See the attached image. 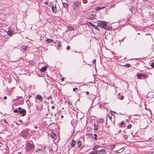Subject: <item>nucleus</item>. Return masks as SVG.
I'll list each match as a JSON object with an SVG mask.
<instances>
[{
  "label": "nucleus",
  "instance_id": "f257e3e1",
  "mask_svg": "<svg viewBox=\"0 0 154 154\" xmlns=\"http://www.w3.org/2000/svg\"><path fill=\"white\" fill-rule=\"evenodd\" d=\"M97 26L106 29H109V27L107 26L106 23L105 22L99 21V22L97 23Z\"/></svg>",
  "mask_w": 154,
  "mask_h": 154
},
{
  "label": "nucleus",
  "instance_id": "f03ea898",
  "mask_svg": "<svg viewBox=\"0 0 154 154\" xmlns=\"http://www.w3.org/2000/svg\"><path fill=\"white\" fill-rule=\"evenodd\" d=\"M33 147V146L29 143H27L26 145V149L28 151L31 150Z\"/></svg>",
  "mask_w": 154,
  "mask_h": 154
},
{
  "label": "nucleus",
  "instance_id": "7ed1b4c3",
  "mask_svg": "<svg viewBox=\"0 0 154 154\" xmlns=\"http://www.w3.org/2000/svg\"><path fill=\"white\" fill-rule=\"evenodd\" d=\"M26 111L24 109H22L19 111V113L21 115V116H23L26 115Z\"/></svg>",
  "mask_w": 154,
  "mask_h": 154
},
{
  "label": "nucleus",
  "instance_id": "20e7f679",
  "mask_svg": "<svg viewBox=\"0 0 154 154\" xmlns=\"http://www.w3.org/2000/svg\"><path fill=\"white\" fill-rule=\"evenodd\" d=\"M52 11L54 13H56L57 11V9L56 8V5L54 4L52 5Z\"/></svg>",
  "mask_w": 154,
  "mask_h": 154
},
{
  "label": "nucleus",
  "instance_id": "39448f33",
  "mask_svg": "<svg viewBox=\"0 0 154 154\" xmlns=\"http://www.w3.org/2000/svg\"><path fill=\"white\" fill-rule=\"evenodd\" d=\"M97 151L98 154H104L105 153V151L103 149L98 150Z\"/></svg>",
  "mask_w": 154,
  "mask_h": 154
},
{
  "label": "nucleus",
  "instance_id": "423d86ee",
  "mask_svg": "<svg viewBox=\"0 0 154 154\" xmlns=\"http://www.w3.org/2000/svg\"><path fill=\"white\" fill-rule=\"evenodd\" d=\"M87 24L88 25V26H91L93 28H96L97 27L95 26L93 24L90 23V22H88L87 23Z\"/></svg>",
  "mask_w": 154,
  "mask_h": 154
},
{
  "label": "nucleus",
  "instance_id": "0eeeda50",
  "mask_svg": "<svg viewBox=\"0 0 154 154\" xmlns=\"http://www.w3.org/2000/svg\"><path fill=\"white\" fill-rule=\"evenodd\" d=\"M7 34L10 36H12L13 34V32L11 29H9L7 32Z\"/></svg>",
  "mask_w": 154,
  "mask_h": 154
},
{
  "label": "nucleus",
  "instance_id": "6e6552de",
  "mask_svg": "<svg viewBox=\"0 0 154 154\" xmlns=\"http://www.w3.org/2000/svg\"><path fill=\"white\" fill-rule=\"evenodd\" d=\"M76 143L75 141L74 140H72L70 144L72 147H73Z\"/></svg>",
  "mask_w": 154,
  "mask_h": 154
},
{
  "label": "nucleus",
  "instance_id": "1a4fd4ad",
  "mask_svg": "<svg viewBox=\"0 0 154 154\" xmlns=\"http://www.w3.org/2000/svg\"><path fill=\"white\" fill-rule=\"evenodd\" d=\"M50 136L52 138H54V139H56L57 138V136L54 133H51Z\"/></svg>",
  "mask_w": 154,
  "mask_h": 154
},
{
  "label": "nucleus",
  "instance_id": "9d476101",
  "mask_svg": "<svg viewBox=\"0 0 154 154\" xmlns=\"http://www.w3.org/2000/svg\"><path fill=\"white\" fill-rule=\"evenodd\" d=\"M47 67V66H45L43 68H42L41 69H40V70L42 72H43L46 70Z\"/></svg>",
  "mask_w": 154,
  "mask_h": 154
},
{
  "label": "nucleus",
  "instance_id": "9b49d317",
  "mask_svg": "<svg viewBox=\"0 0 154 154\" xmlns=\"http://www.w3.org/2000/svg\"><path fill=\"white\" fill-rule=\"evenodd\" d=\"M36 98L37 99H38L40 101H42L43 100L42 98L40 95H37Z\"/></svg>",
  "mask_w": 154,
  "mask_h": 154
},
{
  "label": "nucleus",
  "instance_id": "f8f14e48",
  "mask_svg": "<svg viewBox=\"0 0 154 154\" xmlns=\"http://www.w3.org/2000/svg\"><path fill=\"white\" fill-rule=\"evenodd\" d=\"M67 30L70 31H73L74 30V28L72 26H68Z\"/></svg>",
  "mask_w": 154,
  "mask_h": 154
},
{
  "label": "nucleus",
  "instance_id": "ddd939ff",
  "mask_svg": "<svg viewBox=\"0 0 154 154\" xmlns=\"http://www.w3.org/2000/svg\"><path fill=\"white\" fill-rule=\"evenodd\" d=\"M137 77L138 79H142V74L141 73H139L137 75Z\"/></svg>",
  "mask_w": 154,
  "mask_h": 154
},
{
  "label": "nucleus",
  "instance_id": "4468645a",
  "mask_svg": "<svg viewBox=\"0 0 154 154\" xmlns=\"http://www.w3.org/2000/svg\"><path fill=\"white\" fill-rule=\"evenodd\" d=\"M105 8V7H100V8L99 7H97L96 8V10H100V9H103Z\"/></svg>",
  "mask_w": 154,
  "mask_h": 154
},
{
  "label": "nucleus",
  "instance_id": "2eb2a0df",
  "mask_svg": "<svg viewBox=\"0 0 154 154\" xmlns=\"http://www.w3.org/2000/svg\"><path fill=\"white\" fill-rule=\"evenodd\" d=\"M46 42H48L49 43H51V42H53V40L51 39H47L46 40Z\"/></svg>",
  "mask_w": 154,
  "mask_h": 154
},
{
  "label": "nucleus",
  "instance_id": "dca6fc26",
  "mask_svg": "<svg viewBox=\"0 0 154 154\" xmlns=\"http://www.w3.org/2000/svg\"><path fill=\"white\" fill-rule=\"evenodd\" d=\"M77 144L78 147H79L81 145V142L80 140L78 141Z\"/></svg>",
  "mask_w": 154,
  "mask_h": 154
},
{
  "label": "nucleus",
  "instance_id": "f3484780",
  "mask_svg": "<svg viewBox=\"0 0 154 154\" xmlns=\"http://www.w3.org/2000/svg\"><path fill=\"white\" fill-rule=\"evenodd\" d=\"M94 130L95 131H97L98 129V127L96 125L94 124Z\"/></svg>",
  "mask_w": 154,
  "mask_h": 154
},
{
  "label": "nucleus",
  "instance_id": "a211bd4d",
  "mask_svg": "<svg viewBox=\"0 0 154 154\" xmlns=\"http://www.w3.org/2000/svg\"><path fill=\"white\" fill-rule=\"evenodd\" d=\"M100 147V146L98 145H96L95 146H94L93 149V150H96L99 147Z\"/></svg>",
  "mask_w": 154,
  "mask_h": 154
},
{
  "label": "nucleus",
  "instance_id": "6ab92c4d",
  "mask_svg": "<svg viewBox=\"0 0 154 154\" xmlns=\"http://www.w3.org/2000/svg\"><path fill=\"white\" fill-rule=\"evenodd\" d=\"M98 154V151H94L93 152H92L90 153V154Z\"/></svg>",
  "mask_w": 154,
  "mask_h": 154
},
{
  "label": "nucleus",
  "instance_id": "aec40b11",
  "mask_svg": "<svg viewBox=\"0 0 154 154\" xmlns=\"http://www.w3.org/2000/svg\"><path fill=\"white\" fill-rule=\"evenodd\" d=\"M142 77H143V79H145L147 77V75L146 74H142Z\"/></svg>",
  "mask_w": 154,
  "mask_h": 154
},
{
  "label": "nucleus",
  "instance_id": "412c9836",
  "mask_svg": "<svg viewBox=\"0 0 154 154\" xmlns=\"http://www.w3.org/2000/svg\"><path fill=\"white\" fill-rule=\"evenodd\" d=\"M63 6L65 7H66L68 5L67 3L63 2Z\"/></svg>",
  "mask_w": 154,
  "mask_h": 154
},
{
  "label": "nucleus",
  "instance_id": "4be33fe9",
  "mask_svg": "<svg viewBox=\"0 0 154 154\" xmlns=\"http://www.w3.org/2000/svg\"><path fill=\"white\" fill-rule=\"evenodd\" d=\"M95 17H96V16L94 14H92L91 16V19L94 18Z\"/></svg>",
  "mask_w": 154,
  "mask_h": 154
},
{
  "label": "nucleus",
  "instance_id": "5701e85b",
  "mask_svg": "<svg viewBox=\"0 0 154 154\" xmlns=\"http://www.w3.org/2000/svg\"><path fill=\"white\" fill-rule=\"evenodd\" d=\"M74 5H75L76 7H77L79 5V3L77 2H75L74 3Z\"/></svg>",
  "mask_w": 154,
  "mask_h": 154
},
{
  "label": "nucleus",
  "instance_id": "b1692460",
  "mask_svg": "<svg viewBox=\"0 0 154 154\" xmlns=\"http://www.w3.org/2000/svg\"><path fill=\"white\" fill-rule=\"evenodd\" d=\"M132 126V125L131 124L127 126V128L128 129H130Z\"/></svg>",
  "mask_w": 154,
  "mask_h": 154
},
{
  "label": "nucleus",
  "instance_id": "393cba45",
  "mask_svg": "<svg viewBox=\"0 0 154 154\" xmlns=\"http://www.w3.org/2000/svg\"><path fill=\"white\" fill-rule=\"evenodd\" d=\"M115 146L114 145H112L110 146V148L111 149H112L115 147Z\"/></svg>",
  "mask_w": 154,
  "mask_h": 154
},
{
  "label": "nucleus",
  "instance_id": "a878e982",
  "mask_svg": "<svg viewBox=\"0 0 154 154\" xmlns=\"http://www.w3.org/2000/svg\"><path fill=\"white\" fill-rule=\"evenodd\" d=\"M125 123V122H124V121H122L121 123V126H122V125H123Z\"/></svg>",
  "mask_w": 154,
  "mask_h": 154
},
{
  "label": "nucleus",
  "instance_id": "bb28decb",
  "mask_svg": "<svg viewBox=\"0 0 154 154\" xmlns=\"http://www.w3.org/2000/svg\"><path fill=\"white\" fill-rule=\"evenodd\" d=\"M125 66L128 67H129L130 66V65L129 64H126Z\"/></svg>",
  "mask_w": 154,
  "mask_h": 154
},
{
  "label": "nucleus",
  "instance_id": "cd10ccee",
  "mask_svg": "<svg viewBox=\"0 0 154 154\" xmlns=\"http://www.w3.org/2000/svg\"><path fill=\"white\" fill-rule=\"evenodd\" d=\"M47 99H48V100H50H50H51V99H52V98H51V97H48L47 98Z\"/></svg>",
  "mask_w": 154,
  "mask_h": 154
},
{
  "label": "nucleus",
  "instance_id": "c85d7f7f",
  "mask_svg": "<svg viewBox=\"0 0 154 154\" xmlns=\"http://www.w3.org/2000/svg\"><path fill=\"white\" fill-rule=\"evenodd\" d=\"M70 47L69 46H67L66 47V49H67L68 50H69L70 49Z\"/></svg>",
  "mask_w": 154,
  "mask_h": 154
},
{
  "label": "nucleus",
  "instance_id": "c756f323",
  "mask_svg": "<svg viewBox=\"0 0 154 154\" xmlns=\"http://www.w3.org/2000/svg\"><path fill=\"white\" fill-rule=\"evenodd\" d=\"M108 117H109V119L110 120H112V117L111 116H108Z\"/></svg>",
  "mask_w": 154,
  "mask_h": 154
},
{
  "label": "nucleus",
  "instance_id": "7c9ffc66",
  "mask_svg": "<svg viewBox=\"0 0 154 154\" xmlns=\"http://www.w3.org/2000/svg\"><path fill=\"white\" fill-rule=\"evenodd\" d=\"M18 112V110L17 109H15L14 110V112Z\"/></svg>",
  "mask_w": 154,
  "mask_h": 154
},
{
  "label": "nucleus",
  "instance_id": "2f4dec72",
  "mask_svg": "<svg viewBox=\"0 0 154 154\" xmlns=\"http://www.w3.org/2000/svg\"><path fill=\"white\" fill-rule=\"evenodd\" d=\"M150 65L151 66H152L153 67H154V64L153 63H152Z\"/></svg>",
  "mask_w": 154,
  "mask_h": 154
},
{
  "label": "nucleus",
  "instance_id": "473e14b6",
  "mask_svg": "<svg viewBox=\"0 0 154 154\" xmlns=\"http://www.w3.org/2000/svg\"><path fill=\"white\" fill-rule=\"evenodd\" d=\"M77 89V88H73V91H76V90Z\"/></svg>",
  "mask_w": 154,
  "mask_h": 154
},
{
  "label": "nucleus",
  "instance_id": "72a5a7b5",
  "mask_svg": "<svg viewBox=\"0 0 154 154\" xmlns=\"http://www.w3.org/2000/svg\"><path fill=\"white\" fill-rule=\"evenodd\" d=\"M51 108L52 109H55V106H52L51 107Z\"/></svg>",
  "mask_w": 154,
  "mask_h": 154
},
{
  "label": "nucleus",
  "instance_id": "f704fd0d",
  "mask_svg": "<svg viewBox=\"0 0 154 154\" xmlns=\"http://www.w3.org/2000/svg\"><path fill=\"white\" fill-rule=\"evenodd\" d=\"M19 122L20 123L22 122V120L21 119H19Z\"/></svg>",
  "mask_w": 154,
  "mask_h": 154
},
{
  "label": "nucleus",
  "instance_id": "c9c22d12",
  "mask_svg": "<svg viewBox=\"0 0 154 154\" xmlns=\"http://www.w3.org/2000/svg\"><path fill=\"white\" fill-rule=\"evenodd\" d=\"M4 99H5V100H6V99H7V97H6V96H5V97H4Z\"/></svg>",
  "mask_w": 154,
  "mask_h": 154
},
{
  "label": "nucleus",
  "instance_id": "e433bc0d",
  "mask_svg": "<svg viewBox=\"0 0 154 154\" xmlns=\"http://www.w3.org/2000/svg\"><path fill=\"white\" fill-rule=\"evenodd\" d=\"M124 99V97L123 96H122L121 97V100H123V99Z\"/></svg>",
  "mask_w": 154,
  "mask_h": 154
},
{
  "label": "nucleus",
  "instance_id": "4c0bfd02",
  "mask_svg": "<svg viewBox=\"0 0 154 154\" xmlns=\"http://www.w3.org/2000/svg\"><path fill=\"white\" fill-rule=\"evenodd\" d=\"M86 93L87 95H88L89 94V93L88 91H86Z\"/></svg>",
  "mask_w": 154,
  "mask_h": 154
},
{
  "label": "nucleus",
  "instance_id": "58836bf2",
  "mask_svg": "<svg viewBox=\"0 0 154 154\" xmlns=\"http://www.w3.org/2000/svg\"><path fill=\"white\" fill-rule=\"evenodd\" d=\"M61 80L62 81H64V78H62L61 79Z\"/></svg>",
  "mask_w": 154,
  "mask_h": 154
},
{
  "label": "nucleus",
  "instance_id": "ea45409f",
  "mask_svg": "<svg viewBox=\"0 0 154 154\" xmlns=\"http://www.w3.org/2000/svg\"><path fill=\"white\" fill-rule=\"evenodd\" d=\"M48 4V2H45V4L46 5H47Z\"/></svg>",
  "mask_w": 154,
  "mask_h": 154
},
{
  "label": "nucleus",
  "instance_id": "a19ab883",
  "mask_svg": "<svg viewBox=\"0 0 154 154\" xmlns=\"http://www.w3.org/2000/svg\"><path fill=\"white\" fill-rule=\"evenodd\" d=\"M18 109H19V110H20H20H21V109H22L20 107H19L18 108Z\"/></svg>",
  "mask_w": 154,
  "mask_h": 154
},
{
  "label": "nucleus",
  "instance_id": "79ce46f5",
  "mask_svg": "<svg viewBox=\"0 0 154 154\" xmlns=\"http://www.w3.org/2000/svg\"><path fill=\"white\" fill-rule=\"evenodd\" d=\"M95 61H96V60H93V63H94V62H95Z\"/></svg>",
  "mask_w": 154,
  "mask_h": 154
},
{
  "label": "nucleus",
  "instance_id": "37998d69",
  "mask_svg": "<svg viewBox=\"0 0 154 154\" xmlns=\"http://www.w3.org/2000/svg\"><path fill=\"white\" fill-rule=\"evenodd\" d=\"M97 134H94V136H95V137H97Z\"/></svg>",
  "mask_w": 154,
  "mask_h": 154
},
{
  "label": "nucleus",
  "instance_id": "c03bdc74",
  "mask_svg": "<svg viewBox=\"0 0 154 154\" xmlns=\"http://www.w3.org/2000/svg\"><path fill=\"white\" fill-rule=\"evenodd\" d=\"M24 49L25 50V51H26V47H25V48H24Z\"/></svg>",
  "mask_w": 154,
  "mask_h": 154
},
{
  "label": "nucleus",
  "instance_id": "a18cd8bd",
  "mask_svg": "<svg viewBox=\"0 0 154 154\" xmlns=\"http://www.w3.org/2000/svg\"><path fill=\"white\" fill-rule=\"evenodd\" d=\"M103 119H102L101 120V122H103Z\"/></svg>",
  "mask_w": 154,
  "mask_h": 154
},
{
  "label": "nucleus",
  "instance_id": "49530a36",
  "mask_svg": "<svg viewBox=\"0 0 154 154\" xmlns=\"http://www.w3.org/2000/svg\"><path fill=\"white\" fill-rule=\"evenodd\" d=\"M18 99H19V98H17V99H14V100H17Z\"/></svg>",
  "mask_w": 154,
  "mask_h": 154
},
{
  "label": "nucleus",
  "instance_id": "de8ad7c7",
  "mask_svg": "<svg viewBox=\"0 0 154 154\" xmlns=\"http://www.w3.org/2000/svg\"><path fill=\"white\" fill-rule=\"evenodd\" d=\"M95 139L96 140V137H95Z\"/></svg>",
  "mask_w": 154,
  "mask_h": 154
},
{
  "label": "nucleus",
  "instance_id": "09e8293b",
  "mask_svg": "<svg viewBox=\"0 0 154 154\" xmlns=\"http://www.w3.org/2000/svg\"><path fill=\"white\" fill-rule=\"evenodd\" d=\"M61 117H62V118L63 117V116H61Z\"/></svg>",
  "mask_w": 154,
  "mask_h": 154
},
{
  "label": "nucleus",
  "instance_id": "8fccbe9b",
  "mask_svg": "<svg viewBox=\"0 0 154 154\" xmlns=\"http://www.w3.org/2000/svg\"><path fill=\"white\" fill-rule=\"evenodd\" d=\"M5 122H6V120H5Z\"/></svg>",
  "mask_w": 154,
  "mask_h": 154
},
{
  "label": "nucleus",
  "instance_id": "3c124183",
  "mask_svg": "<svg viewBox=\"0 0 154 154\" xmlns=\"http://www.w3.org/2000/svg\"><path fill=\"white\" fill-rule=\"evenodd\" d=\"M153 154H154V152H153Z\"/></svg>",
  "mask_w": 154,
  "mask_h": 154
}]
</instances>
